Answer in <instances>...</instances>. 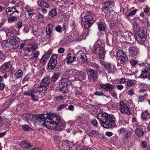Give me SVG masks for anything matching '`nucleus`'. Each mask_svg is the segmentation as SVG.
Instances as JSON below:
<instances>
[{"label": "nucleus", "mask_w": 150, "mask_h": 150, "mask_svg": "<svg viewBox=\"0 0 150 150\" xmlns=\"http://www.w3.org/2000/svg\"><path fill=\"white\" fill-rule=\"evenodd\" d=\"M44 115L42 114L35 116L39 125H43L49 129L56 131H62L64 129L65 122L60 120L59 116L50 115L47 114L45 119Z\"/></svg>", "instance_id": "1"}, {"label": "nucleus", "mask_w": 150, "mask_h": 150, "mask_svg": "<svg viewBox=\"0 0 150 150\" xmlns=\"http://www.w3.org/2000/svg\"><path fill=\"white\" fill-rule=\"evenodd\" d=\"M97 117L101 126L106 128L111 127L115 122V117L113 115L105 112H100Z\"/></svg>", "instance_id": "2"}, {"label": "nucleus", "mask_w": 150, "mask_h": 150, "mask_svg": "<svg viewBox=\"0 0 150 150\" xmlns=\"http://www.w3.org/2000/svg\"><path fill=\"white\" fill-rule=\"evenodd\" d=\"M100 40L96 42L93 46V54H96L98 59L103 58L105 56V52L102 45L99 44Z\"/></svg>", "instance_id": "3"}, {"label": "nucleus", "mask_w": 150, "mask_h": 150, "mask_svg": "<svg viewBox=\"0 0 150 150\" xmlns=\"http://www.w3.org/2000/svg\"><path fill=\"white\" fill-rule=\"evenodd\" d=\"M45 88L43 86H42L40 84V86L38 87L37 90L34 89L30 90L25 94V95L30 96L31 97L33 101H36L37 100L35 98V97L38 96V93H44L47 89H45Z\"/></svg>", "instance_id": "4"}, {"label": "nucleus", "mask_w": 150, "mask_h": 150, "mask_svg": "<svg viewBox=\"0 0 150 150\" xmlns=\"http://www.w3.org/2000/svg\"><path fill=\"white\" fill-rule=\"evenodd\" d=\"M24 49V51H27L29 52H32L33 56L30 58V59H33L35 61H38V56L40 54L39 51H35L38 48V46L35 44H32L30 45L28 47H25Z\"/></svg>", "instance_id": "5"}, {"label": "nucleus", "mask_w": 150, "mask_h": 150, "mask_svg": "<svg viewBox=\"0 0 150 150\" xmlns=\"http://www.w3.org/2000/svg\"><path fill=\"white\" fill-rule=\"evenodd\" d=\"M60 81L62 83L59 88V90L63 93L65 92L66 90H67L71 85V82L70 81L66 79H62Z\"/></svg>", "instance_id": "6"}, {"label": "nucleus", "mask_w": 150, "mask_h": 150, "mask_svg": "<svg viewBox=\"0 0 150 150\" xmlns=\"http://www.w3.org/2000/svg\"><path fill=\"white\" fill-rule=\"evenodd\" d=\"M114 5L113 0H108L103 4V7L101 9L105 13H108L110 11V8Z\"/></svg>", "instance_id": "7"}, {"label": "nucleus", "mask_w": 150, "mask_h": 150, "mask_svg": "<svg viewBox=\"0 0 150 150\" xmlns=\"http://www.w3.org/2000/svg\"><path fill=\"white\" fill-rule=\"evenodd\" d=\"M119 110L122 114H126L130 115L131 112L130 111L129 107L123 101H120L119 105Z\"/></svg>", "instance_id": "8"}, {"label": "nucleus", "mask_w": 150, "mask_h": 150, "mask_svg": "<svg viewBox=\"0 0 150 150\" xmlns=\"http://www.w3.org/2000/svg\"><path fill=\"white\" fill-rule=\"evenodd\" d=\"M117 56L121 63L125 64L128 62V58L122 51H118L117 53Z\"/></svg>", "instance_id": "9"}, {"label": "nucleus", "mask_w": 150, "mask_h": 150, "mask_svg": "<svg viewBox=\"0 0 150 150\" xmlns=\"http://www.w3.org/2000/svg\"><path fill=\"white\" fill-rule=\"evenodd\" d=\"M102 64L109 73L113 74L116 70V68L115 66L110 63H102Z\"/></svg>", "instance_id": "10"}, {"label": "nucleus", "mask_w": 150, "mask_h": 150, "mask_svg": "<svg viewBox=\"0 0 150 150\" xmlns=\"http://www.w3.org/2000/svg\"><path fill=\"white\" fill-rule=\"evenodd\" d=\"M76 58L81 64L86 62L87 59L86 55L82 51H79L76 54Z\"/></svg>", "instance_id": "11"}, {"label": "nucleus", "mask_w": 150, "mask_h": 150, "mask_svg": "<svg viewBox=\"0 0 150 150\" xmlns=\"http://www.w3.org/2000/svg\"><path fill=\"white\" fill-rule=\"evenodd\" d=\"M146 32L143 30L139 33L138 36L137 38V39L139 43L143 44L146 40Z\"/></svg>", "instance_id": "12"}, {"label": "nucleus", "mask_w": 150, "mask_h": 150, "mask_svg": "<svg viewBox=\"0 0 150 150\" xmlns=\"http://www.w3.org/2000/svg\"><path fill=\"white\" fill-rule=\"evenodd\" d=\"M18 40V38L16 36H13L10 37L9 42L11 45H13L12 48L14 50L17 49L19 46Z\"/></svg>", "instance_id": "13"}, {"label": "nucleus", "mask_w": 150, "mask_h": 150, "mask_svg": "<svg viewBox=\"0 0 150 150\" xmlns=\"http://www.w3.org/2000/svg\"><path fill=\"white\" fill-rule=\"evenodd\" d=\"M139 78L142 79H150V67L142 70Z\"/></svg>", "instance_id": "14"}, {"label": "nucleus", "mask_w": 150, "mask_h": 150, "mask_svg": "<svg viewBox=\"0 0 150 150\" xmlns=\"http://www.w3.org/2000/svg\"><path fill=\"white\" fill-rule=\"evenodd\" d=\"M129 57L136 58L138 53V51L137 47L134 45H131L129 49Z\"/></svg>", "instance_id": "15"}, {"label": "nucleus", "mask_w": 150, "mask_h": 150, "mask_svg": "<svg viewBox=\"0 0 150 150\" xmlns=\"http://www.w3.org/2000/svg\"><path fill=\"white\" fill-rule=\"evenodd\" d=\"M99 86L101 88L105 90L108 92H111L114 90L115 86L109 83H101Z\"/></svg>", "instance_id": "16"}, {"label": "nucleus", "mask_w": 150, "mask_h": 150, "mask_svg": "<svg viewBox=\"0 0 150 150\" xmlns=\"http://www.w3.org/2000/svg\"><path fill=\"white\" fill-rule=\"evenodd\" d=\"M87 75L86 72L83 71H76L75 75V79L79 81L85 79Z\"/></svg>", "instance_id": "17"}, {"label": "nucleus", "mask_w": 150, "mask_h": 150, "mask_svg": "<svg viewBox=\"0 0 150 150\" xmlns=\"http://www.w3.org/2000/svg\"><path fill=\"white\" fill-rule=\"evenodd\" d=\"M88 34V30H85V33L83 34L82 35H79L77 33H74L73 35V38L74 40L77 41L81 40L83 38H86V37Z\"/></svg>", "instance_id": "18"}, {"label": "nucleus", "mask_w": 150, "mask_h": 150, "mask_svg": "<svg viewBox=\"0 0 150 150\" xmlns=\"http://www.w3.org/2000/svg\"><path fill=\"white\" fill-rule=\"evenodd\" d=\"M50 80L48 76H45L42 80L40 83L42 86L45 88V89H47L50 84Z\"/></svg>", "instance_id": "19"}, {"label": "nucleus", "mask_w": 150, "mask_h": 150, "mask_svg": "<svg viewBox=\"0 0 150 150\" xmlns=\"http://www.w3.org/2000/svg\"><path fill=\"white\" fill-rule=\"evenodd\" d=\"M123 36L124 38H125L127 40L130 41V42H132L133 40L132 38L134 39L132 34L131 32H125L123 33Z\"/></svg>", "instance_id": "20"}, {"label": "nucleus", "mask_w": 150, "mask_h": 150, "mask_svg": "<svg viewBox=\"0 0 150 150\" xmlns=\"http://www.w3.org/2000/svg\"><path fill=\"white\" fill-rule=\"evenodd\" d=\"M89 71L90 74L91 79L94 81H96L98 77V74L97 72L92 69H89Z\"/></svg>", "instance_id": "21"}, {"label": "nucleus", "mask_w": 150, "mask_h": 150, "mask_svg": "<svg viewBox=\"0 0 150 150\" xmlns=\"http://www.w3.org/2000/svg\"><path fill=\"white\" fill-rule=\"evenodd\" d=\"M76 58V56H74L73 57L71 53H69L67 56V63L69 64L71 63L73 61H75Z\"/></svg>", "instance_id": "22"}, {"label": "nucleus", "mask_w": 150, "mask_h": 150, "mask_svg": "<svg viewBox=\"0 0 150 150\" xmlns=\"http://www.w3.org/2000/svg\"><path fill=\"white\" fill-rule=\"evenodd\" d=\"M142 120L144 121L150 118V113L146 110L142 113L141 114Z\"/></svg>", "instance_id": "23"}, {"label": "nucleus", "mask_w": 150, "mask_h": 150, "mask_svg": "<svg viewBox=\"0 0 150 150\" xmlns=\"http://www.w3.org/2000/svg\"><path fill=\"white\" fill-rule=\"evenodd\" d=\"M20 146L25 148H28L29 147H32V146L27 140H24L22 141L20 144Z\"/></svg>", "instance_id": "24"}, {"label": "nucleus", "mask_w": 150, "mask_h": 150, "mask_svg": "<svg viewBox=\"0 0 150 150\" xmlns=\"http://www.w3.org/2000/svg\"><path fill=\"white\" fill-rule=\"evenodd\" d=\"M57 64V63L49 61L47 67V69L48 70H53L55 68Z\"/></svg>", "instance_id": "25"}, {"label": "nucleus", "mask_w": 150, "mask_h": 150, "mask_svg": "<svg viewBox=\"0 0 150 150\" xmlns=\"http://www.w3.org/2000/svg\"><path fill=\"white\" fill-rule=\"evenodd\" d=\"M61 73L55 72L54 73L52 76L51 77V81L54 83L58 79L59 76L60 75Z\"/></svg>", "instance_id": "26"}, {"label": "nucleus", "mask_w": 150, "mask_h": 150, "mask_svg": "<svg viewBox=\"0 0 150 150\" xmlns=\"http://www.w3.org/2000/svg\"><path fill=\"white\" fill-rule=\"evenodd\" d=\"M52 26L51 24H49L48 27L46 29V34L50 36H51L52 35Z\"/></svg>", "instance_id": "27"}, {"label": "nucleus", "mask_w": 150, "mask_h": 150, "mask_svg": "<svg viewBox=\"0 0 150 150\" xmlns=\"http://www.w3.org/2000/svg\"><path fill=\"white\" fill-rule=\"evenodd\" d=\"M135 134L138 137H141L144 134V132L141 129L139 128H137L135 130Z\"/></svg>", "instance_id": "28"}, {"label": "nucleus", "mask_w": 150, "mask_h": 150, "mask_svg": "<svg viewBox=\"0 0 150 150\" xmlns=\"http://www.w3.org/2000/svg\"><path fill=\"white\" fill-rule=\"evenodd\" d=\"M37 4L39 6L42 7L48 8L50 6L43 0H39L37 1Z\"/></svg>", "instance_id": "29"}, {"label": "nucleus", "mask_w": 150, "mask_h": 150, "mask_svg": "<svg viewBox=\"0 0 150 150\" xmlns=\"http://www.w3.org/2000/svg\"><path fill=\"white\" fill-rule=\"evenodd\" d=\"M11 66L10 62L5 63L3 65V69L7 71H8L11 69Z\"/></svg>", "instance_id": "30"}, {"label": "nucleus", "mask_w": 150, "mask_h": 150, "mask_svg": "<svg viewBox=\"0 0 150 150\" xmlns=\"http://www.w3.org/2000/svg\"><path fill=\"white\" fill-rule=\"evenodd\" d=\"M23 74L22 71L21 70L17 71L15 73L14 76L15 77L16 79H18L20 78Z\"/></svg>", "instance_id": "31"}, {"label": "nucleus", "mask_w": 150, "mask_h": 150, "mask_svg": "<svg viewBox=\"0 0 150 150\" xmlns=\"http://www.w3.org/2000/svg\"><path fill=\"white\" fill-rule=\"evenodd\" d=\"M75 94L76 97L79 98L80 97L82 96L83 97L85 95L84 93L82 91H80L78 90H76L75 92Z\"/></svg>", "instance_id": "32"}, {"label": "nucleus", "mask_w": 150, "mask_h": 150, "mask_svg": "<svg viewBox=\"0 0 150 150\" xmlns=\"http://www.w3.org/2000/svg\"><path fill=\"white\" fill-rule=\"evenodd\" d=\"M12 10V8L11 7H8L6 9L5 11L8 16H10L13 14Z\"/></svg>", "instance_id": "33"}, {"label": "nucleus", "mask_w": 150, "mask_h": 150, "mask_svg": "<svg viewBox=\"0 0 150 150\" xmlns=\"http://www.w3.org/2000/svg\"><path fill=\"white\" fill-rule=\"evenodd\" d=\"M57 54H53L51 56L49 61L56 63H57Z\"/></svg>", "instance_id": "34"}, {"label": "nucleus", "mask_w": 150, "mask_h": 150, "mask_svg": "<svg viewBox=\"0 0 150 150\" xmlns=\"http://www.w3.org/2000/svg\"><path fill=\"white\" fill-rule=\"evenodd\" d=\"M48 57H49L47 56L46 55H44L41 58L40 62L43 64H45L48 59Z\"/></svg>", "instance_id": "35"}, {"label": "nucleus", "mask_w": 150, "mask_h": 150, "mask_svg": "<svg viewBox=\"0 0 150 150\" xmlns=\"http://www.w3.org/2000/svg\"><path fill=\"white\" fill-rule=\"evenodd\" d=\"M57 14V11L56 9L53 8L49 13V15L51 17H54Z\"/></svg>", "instance_id": "36"}, {"label": "nucleus", "mask_w": 150, "mask_h": 150, "mask_svg": "<svg viewBox=\"0 0 150 150\" xmlns=\"http://www.w3.org/2000/svg\"><path fill=\"white\" fill-rule=\"evenodd\" d=\"M99 134L98 131L96 130H93L88 133V136L91 137L93 136L94 135H98Z\"/></svg>", "instance_id": "37"}, {"label": "nucleus", "mask_w": 150, "mask_h": 150, "mask_svg": "<svg viewBox=\"0 0 150 150\" xmlns=\"http://www.w3.org/2000/svg\"><path fill=\"white\" fill-rule=\"evenodd\" d=\"M17 17L15 16H12L9 17L8 20V21L9 23H12L15 20L17 19Z\"/></svg>", "instance_id": "38"}, {"label": "nucleus", "mask_w": 150, "mask_h": 150, "mask_svg": "<svg viewBox=\"0 0 150 150\" xmlns=\"http://www.w3.org/2000/svg\"><path fill=\"white\" fill-rule=\"evenodd\" d=\"M94 95L98 96H106L104 94V93L103 92L98 91L97 90L96 91V92H94Z\"/></svg>", "instance_id": "39"}, {"label": "nucleus", "mask_w": 150, "mask_h": 150, "mask_svg": "<svg viewBox=\"0 0 150 150\" xmlns=\"http://www.w3.org/2000/svg\"><path fill=\"white\" fill-rule=\"evenodd\" d=\"M93 17L90 15H87V20L88 23H93L94 21H93Z\"/></svg>", "instance_id": "40"}, {"label": "nucleus", "mask_w": 150, "mask_h": 150, "mask_svg": "<svg viewBox=\"0 0 150 150\" xmlns=\"http://www.w3.org/2000/svg\"><path fill=\"white\" fill-rule=\"evenodd\" d=\"M137 9H134V10H133L131 11L130 12L129 14H128V15L127 16V18L129 19V17L130 16H133V15H135L137 11Z\"/></svg>", "instance_id": "41"}, {"label": "nucleus", "mask_w": 150, "mask_h": 150, "mask_svg": "<svg viewBox=\"0 0 150 150\" xmlns=\"http://www.w3.org/2000/svg\"><path fill=\"white\" fill-rule=\"evenodd\" d=\"M85 12H83L81 15V20L84 22H88L87 20V15H84Z\"/></svg>", "instance_id": "42"}, {"label": "nucleus", "mask_w": 150, "mask_h": 150, "mask_svg": "<svg viewBox=\"0 0 150 150\" xmlns=\"http://www.w3.org/2000/svg\"><path fill=\"white\" fill-rule=\"evenodd\" d=\"M98 28L99 30L103 31L105 30V28L103 24L100 23L98 25Z\"/></svg>", "instance_id": "43"}, {"label": "nucleus", "mask_w": 150, "mask_h": 150, "mask_svg": "<svg viewBox=\"0 0 150 150\" xmlns=\"http://www.w3.org/2000/svg\"><path fill=\"white\" fill-rule=\"evenodd\" d=\"M3 44L4 46L6 48H9L11 44L9 42V41H8L7 40H5L4 41Z\"/></svg>", "instance_id": "44"}, {"label": "nucleus", "mask_w": 150, "mask_h": 150, "mask_svg": "<svg viewBox=\"0 0 150 150\" xmlns=\"http://www.w3.org/2000/svg\"><path fill=\"white\" fill-rule=\"evenodd\" d=\"M90 65L94 68H96L97 69H98L100 68V66L95 62L91 63L90 64Z\"/></svg>", "instance_id": "45"}, {"label": "nucleus", "mask_w": 150, "mask_h": 150, "mask_svg": "<svg viewBox=\"0 0 150 150\" xmlns=\"http://www.w3.org/2000/svg\"><path fill=\"white\" fill-rule=\"evenodd\" d=\"M131 134V132L130 131H127L126 132L125 138L126 139H129L130 137Z\"/></svg>", "instance_id": "46"}, {"label": "nucleus", "mask_w": 150, "mask_h": 150, "mask_svg": "<svg viewBox=\"0 0 150 150\" xmlns=\"http://www.w3.org/2000/svg\"><path fill=\"white\" fill-rule=\"evenodd\" d=\"M5 33H6L7 37H10L11 36L12 33V31L9 29L6 30L5 31Z\"/></svg>", "instance_id": "47"}, {"label": "nucleus", "mask_w": 150, "mask_h": 150, "mask_svg": "<svg viewBox=\"0 0 150 150\" xmlns=\"http://www.w3.org/2000/svg\"><path fill=\"white\" fill-rule=\"evenodd\" d=\"M67 105H66L64 104H61L57 108V110H60L63 109L67 106Z\"/></svg>", "instance_id": "48"}, {"label": "nucleus", "mask_w": 150, "mask_h": 150, "mask_svg": "<svg viewBox=\"0 0 150 150\" xmlns=\"http://www.w3.org/2000/svg\"><path fill=\"white\" fill-rule=\"evenodd\" d=\"M30 77V75L28 74L25 76L23 80V82H24L27 81H28Z\"/></svg>", "instance_id": "49"}, {"label": "nucleus", "mask_w": 150, "mask_h": 150, "mask_svg": "<svg viewBox=\"0 0 150 150\" xmlns=\"http://www.w3.org/2000/svg\"><path fill=\"white\" fill-rule=\"evenodd\" d=\"M146 95L144 94L143 96H140L139 97V102H141L143 101L146 97Z\"/></svg>", "instance_id": "50"}, {"label": "nucleus", "mask_w": 150, "mask_h": 150, "mask_svg": "<svg viewBox=\"0 0 150 150\" xmlns=\"http://www.w3.org/2000/svg\"><path fill=\"white\" fill-rule=\"evenodd\" d=\"M76 71L74 69H71L69 70H68L67 72H68L69 74L71 75L74 74H76L75 72Z\"/></svg>", "instance_id": "51"}, {"label": "nucleus", "mask_w": 150, "mask_h": 150, "mask_svg": "<svg viewBox=\"0 0 150 150\" xmlns=\"http://www.w3.org/2000/svg\"><path fill=\"white\" fill-rule=\"evenodd\" d=\"M91 123L95 126H97L98 125V122L95 119H92L91 121Z\"/></svg>", "instance_id": "52"}, {"label": "nucleus", "mask_w": 150, "mask_h": 150, "mask_svg": "<svg viewBox=\"0 0 150 150\" xmlns=\"http://www.w3.org/2000/svg\"><path fill=\"white\" fill-rule=\"evenodd\" d=\"M93 23H86L84 25V28L86 29H88L91 26V25Z\"/></svg>", "instance_id": "53"}, {"label": "nucleus", "mask_w": 150, "mask_h": 150, "mask_svg": "<svg viewBox=\"0 0 150 150\" xmlns=\"http://www.w3.org/2000/svg\"><path fill=\"white\" fill-rule=\"evenodd\" d=\"M22 128L24 130L27 131L29 129L30 127L27 125H24L22 126Z\"/></svg>", "instance_id": "54"}, {"label": "nucleus", "mask_w": 150, "mask_h": 150, "mask_svg": "<svg viewBox=\"0 0 150 150\" xmlns=\"http://www.w3.org/2000/svg\"><path fill=\"white\" fill-rule=\"evenodd\" d=\"M55 30L57 32H60L62 31V28L61 26H58L56 27Z\"/></svg>", "instance_id": "55"}, {"label": "nucleus", "mask_w": 150, "mask_h": 150, "mask_svg": "<svg viewBox=\"0 0 150 150\" xmlns=\"http://www.w3.org/2000/svg\"><path fill=\"white\" fill-rule=\"evenodd\" d=\"M5 58L4 54L2 51H0V59L3 60Z\"/></svg>", "instance_id": "56"}, {"label": "nucleus", "mask_w": 150, "mask_h": 150, "mask_svg": "<svg viewBox=\"0 0 150 150\" xmlns=\"http://www.w3.org/2000/svg\"><path fill=\"white\" fill-rule=\"evenodd\" d=\"M25 11H27L28 12H32L33 10V9L29 8L28 6H27L25 7Z\"/></svg>", "instance_id": "57"}, {"label": "nucleus", "mask_w": 150, "mask_h": 150, "mask_svg": "<svg viewBox=\"0 0 150 150\" xmlns=\"http://www.w3.org/2000/svg\"><path fill=\"white\" fill-rule=\"evenodd\" d=\"M130 62L131 64L133 66L135 65L137 63V62L136 61H135L134 59L130 60Z\"/></svg>", "instance_id": "58"}, {"label": "nucleus", "mask_w": 150, "mask_h": 150, "mask_svg": "<svg viewBox=\"0 0 150 150\" xmlns=\"http://www.w3.org/2000/svg\"><path fill=\"white\" fill-rule=\"evenodd\" d=\"M133 84V82L132 80L127 81L126 83V84L128 86H131Z\"/></svg>", "instance_id": "59"}, {"label": "nucleus", "mask_w": 150, "mask_h": 150, "mask_svg": "<svg viewBox=\"0 0 150 150\" xmlns=\"http://www.w3.org/2000/svg\"><path fill=\"white\" fill-rule=\"evenodd\" d=\"M141 145L143 148H145L147 146V144L145 141H143L141 143Z\"/></svg>", "instance_id": "60"}, {"label": "nucleus", "mask_w": 150, "mask_h": 150, "mask_svg": "<svg viewBox=\"0 0 150 150\" xmlns=\"http://www.w3.org/2000/svg\"><path fill=\"white\" fill-rule=\"evenodd\" d=\"M44 17V16L43 15H42L41 13H40L38 16L37 19L38 20L40 19L41 20H42L43 19Z\"/></svg>", "instance_id": "61"}, {"label": "nucleus", "mask_w": 150, "mask_h": 150, "mask_svg": "<svg viewBox=\"0 0 150 150\" xmlns=\"http://www.w3.org/2000/svg\"><path fill=\"white\" fill-rule=\"evenodd\" d=\"M134 28L137 29L138 28V24L137 22H134L133 23Z\"/></svg>", "instance_id": "62"}, {"label": "nucleus", "mask_w": 150, "mask_h": 150, "mask_svg": "<svg viewBox=\"0 0 150 150\" xmlns=\"http://www.w3.org/2000/svg\"><path fill=\"white\" fill-rule=\"evenodd\" d=\"M128 94L130 96H132L134 93L133 90H129L128 91Z\"/></svg>", "instance_id": "63"}, {"label": "nucleus", "mask_w": 150, "mask_h": 150, "mask_svg": "<svg viewBox=\"0 0 150 150\" xmlns=\"http://www.w3.org/2000/svg\"><path fill=\"white\" fill-rule=\"evenodd\" d=\"M126 131V129L125 128H122L120 129L119 131V133L120 134H122Z\"/></svg>", "instance_id": "64"}]
</instances>
